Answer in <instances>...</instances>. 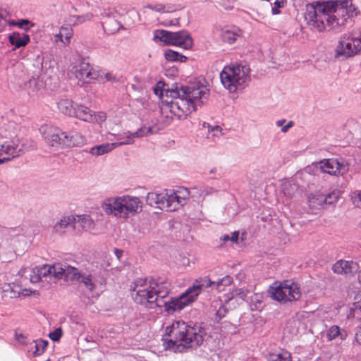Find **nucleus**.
Listing matches in <instances>:
<instances>
[{"instance_id":"f257e3e1","label":"nucleus","mask_w":361,"mask_h":361,"mask_svg":"<svg viewBox=\"0 0 361 361\" xmlns=\"http://www.w3.org/2000/svg\"><path fill=\"white\" fill-rule=\"evenodd\" d=\"M149 290H138L135 294V302L147 308L164 307L168 314L182 310L186 305L195 300L200 294V287L192 286L177 298H170L171 283L165 278H152Z\"/></svg>"},{"instance_id":"f03ea898","label":"nucleus","mask_w":361,"mask_h":361,"mask_svg":"<svg viewBox=\"0 0 361 361\" xmlns=\"http://www.w3.org/2000/svg\"><path fill=\"white\" fill-rule=\"evenodd\" d=\"M356 8L350 0L328 1L322 6L310 7L305 14V20L312 29L322 32L329 27L334 30L343 25L348 17L353 16Z\"/></svg>"},{"instance_id":"7ed1b4c3","label":"nucleus","mask_w":361,"mask_h":361,"mask_svg":"<svg viewBox=\"0 0 361 361\" xmlns=\"http://www.w3.org/2000/svg\"><path fill=\"white\" fill-rule=\"evenodd\" d=\"M166 334L170 337L166 348L177 350L182 348H196L203 343L206 336L205 329L197 323L176 321L166 328Z\"/></svg>"},{"instance_id":"20e7f679","label":"nucleus","mask_w":361,"mask_h":361,"mask_svg":"<svg viewBox=\"0 0 361 361\" xmlns=\"http://www.w3.org/2000/svg\"><path fill=\"white\" fill-rule=\"evenodd\" d=\"M107 214L127 219L142 211V202L137 197L123 195L105 199L101 205Z\"/></svg>"},{"instance_id":"39448f33","label":"nucleus","mask_w":361,"mask_h":361,"mask_svg":"<svg viewBox=\"0 0 361 361\" xmlns=\"http://www.w3.org/2000/svg\"><path fill=\"white\" fill-rule=\"evenodd\" d=\"M250 69L247 66H226L220 73V80L230 92H235L238 87H243L250 80Z\"/></svg>"},{"instance_id":"423d86ee","label":"nucleus","mask_w":361,"mask_h":361,"mask_svg":"<svg viewBox=\"0 0 361 361\" xmlns=\"http://www.w3.org/2000/svg\"><path fill=\"white\" fill-rule=\"evenodd\" d=\"M361 51V30L356 33L343 35L338 41L335 50L334 56L339 60H344L352 57Z\"/></svg>"},{"instance_id":"0eeeda50","label":"nucleus","mask_w":361,"mask_h":361,"mask_svg":"<svg viewBox=\"0 0 361 361\" xmlns=\"http://www.w3.org/2000/svg\"><path fill=\"white\" fill-rule=\"evenodd\" d=\"M209 95L208 90L196 85H176L170 92V97H185L188 102H191L197 110V106H202Z\"/></svg>"},{"instance_id":"6e6552de","label":"nucleus","mask_w":361,"mask_h":361,"mask_svg":"<svg viewBox=\"0 0 361 361\" xmlns=\"http://www.w3.org/2000/svg\"><path fill=\"white\" fill-rule=\"evenodd\" d=\"M154 37L164 42L166 44L179 46L185 49H190L193 44L190 33L185 30L178 32L157 30L154 32Z\"/></svg>"},{"instance_id":"1a4fd4ad","label":"nucleus","mask_w":361,"mask_h":361,"mask_svg":"<svg viewBox=\"0 0 361 361\" xmlns=\"http://www.w3.org/2000/svg\"><path fill=\"white\" fill-rule=\"evenodd\" d=\"M269 293L274 300L284 303L298 300L301 297L299 286L291 281H285Z\"/></svg>"},{"instance_id":"9d476101","label":"nucleus","mask_w":361,"mask_h":361,"mask_svg":"<svg viewBox=\"0 0 361 361\" xmlns=\"http://www.w3.org/2000/svg\"><path fill=\"white\" fill-rule=\"evenodd\" d=\"M176 99V101L167 102L169 111L178 119L185 118L186 116L193 111H195V107L192 102H188L185 97H171Z\"/></svg>"},{"instance_id":"9b49d317","label":"nucleus","mask_w":361,"mask_h":361,"mask_svg":"<svg viewBox=\"0 0 361 361\" xmlns=\"http://www.w3.org/2000/svg\"><path fill=\"white\" fill-rule=\"evenodd\" d=\"M39 131L48 145L52 147H57L60 145H63V139L64 135H66V132L56 127L48 125L41 126Z\"/></svg>"},{"instance_id":"f8f14e48","label":"nucleus","mask_w":361,"mask_h":361,"mask_svg":"<svg viewBox=\"0 0 361 361\" xmlns=\"http://www.w3.org/2000/svg\"><path fill=\"white\" fill-rule=\"evenodd\" d=\"M169 194L167 190L157 193L154 192H148L146 197V202L152 207H156L161 210L167 212H173L174 207H172L170 202H168Z\"/></svg>"},{"instance_id":"ddd939ff","label":"nucleus","mask_w":361,"mask_h":361,"mask_svg":"<svg viewBox=\"0 0 361 361\" xmlns=\"http://www.w3.org/2000/svg\"><path fill=\"white\" fill-rule=\"evenodd\" d=\"M22 148L19 146V140H0V159L4 160V163L19 157Z\"/></svg>"},{"instance_id":"4468645a","label":"nucleus","mask_w":361,"mask_h":361,"mask_svg":"<svg viewBox=\"0 0 361 361\" xmlns=\"http://www.w3.org/2000/svg\"><path fill=\"white\" fill-rule=\"evenodd\" d=\"M98 71L93 69L88 62L82 61L75 66V76L80 80H87L90 82L92 80H97L99 77Z\"/></svg>"},{"instance_id":"2eb2a0df","label":"nucleus","mask_w":361,"mask_h":361,"mask_svg":"<svg viewBox=\"0 0 361 361\" xmlns=\"http://www.w3.org/2000/svg\"><path fill=\"white\" fill-rule=\"evenodd\" d=\"M169 197L168 202H170L172 207H174V211L178 209L179 206H183L186 200L189 198L190 192L188 188H180L176 192H169Z\"/></svg>"},{"instance_id":"dca6fc26","label":"nucleus","mask_w":361,"mask_h":361,"mask_svg":"<svg viewBox=\"0 0 361 361\" xmlns=\"http://www.w3.org/2000/svg\"><path fill=\"white\" fill-rule=\"evenodd\" d=\"M94 221L92 218L87 214L78 215L74 216V222H73V229L81 231H90L94 228Z\"/></svg>"},{"instance_id":"f3484780","label":"nucleus","mask_w":361,"mask_h":361,"mask_svg":"<svg viewBox=\"0 0 361 361\" xmlns=\"http://www.w3.org/2000/svg\"><path fill=\"white\" fill-rule=\"evenodd\" d=\"M1 141L16 140L17 138L16 123L8 122L0 128Z\"/></svg>"},{"instance_id":"a211bd4d","label":"nucleus","mask_w":361,"mask_h":361,"mask_svg":"<svg viewBox=\"0 0 361 361\" xmlns=\"http://www.w3.org/2000/svg\"><path fill=\"white\" fill-rule=\"evenodd\" d=\"M8 41L15 50L25 47L30 42V38L27 34L13 32L9 35Z\"/></svg>"},{"instance_id":"6ab92c4d","label":"nucleus","mask_w":361,"mask_h":361,"mask_svg":"<svg viewBox=\"0 0 361 361\" xmlns=\"http://www.w3.org/2000/svg\"><path fill=\"white\" fill-rule=\"evenodd\" d=\"M130 141H122L120 142H115V143H105L102 144L100 145H97L90 149V152L92 155L95 156H99L103 155L106 153H108L111 151H112L116 147L122 145H129L130 144Z\"/></svg>"},{"instance_id":"aec40b11","label":"nucleus","mask_w":361,"mask_h":361,"mask_svg":"<svg viewBox=\"0 0 361 361\" xmlns=\"http://www.w3.org/2000/svg\"><path fill=\"white\" fill-rule=\"evenodd\" d=\"M1 297L4 298H16L20 295L21 287L16 283H4L0 288Z\"/></svg>"},{"instance_id":"412c9836","label":"nucleus","mask_w":361,"mask_h":361,"mask_svg":"<svg viewBox=\"0 0 361 361\" xmlns=\"http://www.w3.org/2000/svg\"><path fill=\"white\" fill-rule=\"evenodd\" d=\"M73 116L74 117L85 121V122H92L93 120H95L93 116V112L88 107L82 105V104H75V111Z\"/></svg>"},{"instance_id":"4be33fe9","label":"nucleus","mask_w":361,"mask_h":361,"mask_svg":"<svg viewBox=\"0 0 361 361\" xmlns=\"http://www.w3.org/2000/svg\"><path fill=\"white\" fill-rule=\"evenodd\" d=\"M63 145L67 147H78L83 145L86 140L83 135L79 133H66L63 139Z\"/></svg>"},{"instance_id":"5701e85b","label":"nucleus","mask_w":361,"mask_h":361,"mask_svg":"<svg viewBox=\"0 0 361 361\" xmlns=\"http://www.w3.org/2000/svg\"><path fill=\"white\" fill-rule=\"evenodd\" d=\"M341 164L335 159H324L319 162V168L322 171L331 175H336Z\"/></svg>"},{"instance_id":"b1692460","label":"nucleus","mask_w":361,"mask_h":361,"mask_svg":"<svg viewBox=\"0 0 361 361\" xmlns=\"http://www.w3.org/2000/svg\"><path fill=\"white\" fill-rule=\"evenodd\" d=\"M73 222H74L73 216H63L60 221L56 223L54 226L53 231L61 235L65 233L67 228L71 227L73 228Z\"/></svg>"},{"instance_id":"393cba45","label":"nucleus","mask_w":361,"mask_h":361,"mask_svg":"<svg viewBox=\"0 0 361 361\" xmlns=\"http://www.w3.org/2000/svg\"><path fill=\"white\" fill-rule=\"evenodd\" d=\"M75 104L72 100L63 99L57 103V106L59 110L64 115L73 116L75 112Z\"/></svg>"},{"instance_id":"a878e982","label":"nucleus","mask_w":361,"mask_h":361,"mask_svg":"<svg viewBox=\"0 0 361 361\" xmlns=\"http://www.w3.org/2000/svg\"><path fill=\"white\" fill-rule=\"evenodd\" d=\"M332 270L337 274H347L351 272V263L348 261L338 260L333 265Z\"/></svg>"},{"instance_id":"bb28decb","label":"nucleus","mask_w":361,"mask_h":361,"mask_svg":"<svg viewBox=\"0 0 361 361\" xmlns=\"http://www.w3.org/2000/svg\"><path fill=\"white\" fill-rule=\"evenodd\" d=\"M147 279H138L134 283L133 286H130V294L133 300L135 302V294L138 292V290H149V286H147Z\"/></svg>"},{"instance_id":"cd10ccee","label":"nucleus","mask_w":361,"mask_h":361,"mask_svg":"<svg viewBox=\"0 0 361 361\" xmlns=\"http://www.w3.org/2000/svg\"><path fill=\"white\" fill-rule=\"evenodd\" d=\"M102 26L104 30L110 33H115L118 32L121 28H123L122 24L116 20V18L105 20L102 23Z\"/></svg>"},{"instance_id":"c85d7f7f","label":"nucleus","mask_w":361,"mask_h":361,"mask_svg":"<svg viewBox=\"0 0 361 361\" xmlns=\"http://www.w3.org/2000/svg\"><path fill=\"white\" fill-rule=\"evenodd\" d=\"M78 283H82L90 292L96 288L95 279L92 274L82 273L81 278Z\"/></svg>"},{"instance_id":"c756f323","label":"nucleus","mask_w":361,"mask_h":361,"mask_svg":"<svg viewBox=\"0 0 361 361\" xmlns=\"http://www.w3.org/2000/svg\"><path fill=\"white\" fill-rule=\"evenodd\" d=\"M81 275L82 272H80L77 268L68 265L63 277L66 281L78 282L81 278Z\"/></svg>"},{"instance_id":"7c9ffc66","label":"nucleus","mask_w":361,"mask_h":361,"mask_svg":"<svg viewBox=\"0 0 361 361\" xmlns=\"http://www.w3.org/2000/svg\"><path fill=\"white\" fill-rule=\"evenodd\" d=\"M68 265L61 263H55L51 265L52 276L58 279H62L64 275Z\"/></svg>"},{"instance_id":"2f4dec72","label":"nucleus","mask_w":361,"mask_h":361,"mask_svg":"<svg viewBox=\"0 0 361 361\" xmlns=\"http://www.w3.org/2000/svg\"><path fill=\"white\" fill-rule=\"evenodd\" d=\"M176 83L172 85L171 88H169L168 85H166L164 82L159 81L157 83L156 87L154 89V94L156 95L163 96L164 92H166V96L170 97L171 90L174 88Z\"/></svg>"},{"instance_id":"473e14b6","label":"nucleus","mask_w":361,"mask_h":361,"mask_svg":"<svg viewBox=\"0 0 361 361\" xmlns=\"http://www.w3.org/2000/svg\"><path fill=\"white\" fill-rule=\"evenodd\" d=\"M165 59L169 61H180V62H185L188 58L178 53V51H175L173 50H168L164 54Z\"/></svg>"},{"instance_id":"72a5a7b5","label":"nucleus","mask_w":361,"mask_h":361,"mask_svg":"<svg viewBox=\"0 0 361 361\" xmlns=\"http://www.w3.org/2000/svg\"><path fill=\"white\" fill-rule=\"evenodd\" d=\"M263 295L261 293H254L251 296L250 309L252 311L260 310L263 307Z\"/></svg>"},{"instance_id":"f704fd0d","label":"nucleus","mask_w":361,"mask_h":361,"mask_svg":"<svg viewBox=\"0 0 361 361\" xmlns=\"http://www.w3.org/2000/svg\"><path fill=\"white\" fill-rule=\"evenodd\" d=\"M152 133V129L151 127L142 126L139 128L135 133L130 134L129 136H127L126 140L125 141H130L133 143V138L134 137H142L145 135H147L148 134Z\"/></svg>"},{"instance_id":"c9c22d12","label":"nucleus","mask_w":361,"mask_h":361,"mask_svg":"<svg viewBox=\"0 0 361 361\" xmlns=\"http://www.w3.org/2000/svg\"><path fill=\"white\" fill-rule=\"evenodd\" d=\"M324 194L321 192H316L312 194L310 197H309V202L310 204H313V207L322 206L324 204Z\"/></svg>"},{"instance_id":"e433bc0d","label":"nucleus","mask_w":361,"mask_h":361,"mask_svg":"<svg viewBox=\"0 0 361 361\" xmlns=\"http://www.w3.org/2000/svg\"><path fill=\"white\" fill-rule=\"evenodd\" d=\"M28 88L31 89L32 94L37 92L42 87V82L39 78L32 77L26 85Z\"/></svg>"},{"instance_id":"4c0bfd02","label":"nucleus","mask_w":361,"mask_h":361,"mask_svg":"<svg viewBox=\"0 0 361 361\" xmlns=\"http://www.w3.org/2000/svg\"><path fill=\"white\" fill-rule=\"evenodd\" d=\"M221 37L224 42L231 44L235 42L237 35L233 32L226 30L221 32Z\"/></svg>"},{"instance_id":"58836bf2","label":"nucleus","mask_w":361,"mask_h":361,"mask_svg":"<svg viewBox=\"0 0 361 361\" xmlns=\"http://www.w3.org/2000/svg\"><path fill=\"white\" fill-rule=\"evenodd\" d=\"M48 345V341L44 340H39L35 341V350L33 352L35 356H38L42 354L44 350L47 348Z\"/></svg>"},{"instance_id":"ea45409f","label":"nucleus","mask_w":361,"mask_h":361,"mask_svg":"<svg viewBox=\"0 0 361 361\" xmlns=\"http://www.w3.org/2000/svg\"><path fill=\"white\" fill-rule=\"evenodd\" d=\"M60 31L64 38V44L70 43V39L73 35V30L68 26H62L60 28Z\"/></svg>"},{"instance_id":"a19ab883","label":"nucleus","mask_w":361,"mask_h":361,"mask_svg":"<svg viewBox=\"0 0 361 361\" xmlns=\"http://www.w3.org/2000/svg\"><path fill=\"white\" fill-rule=\"evenodd\" d=\"M338 199V193L333 191L332 192L324 194V204H333L336 202Z\"/></svg>"},{"instance_id":"79ce46f5","label":"nucleus","mask_w":361,"mask_h":361,"mask_svg":"<svg viewBox=\"0 0 361 361\" xmlns=\"http://www.w3.org/2000/svg\"><path fill=\"white\" fill-rule=\"evenodd\" d=\"M35 267L36 271L39 273L41 277H47L49 275H52L51 265L44 264L43 266Z\"/></svg>"},{"instance_id":"37998d69","label":"nucleus","mask_w":361,"mask_h":361,"mask_svg":"<svg viewBox=\"0 0 361 361\" xmlns=\"http://www.w3.org/2000/svg\"><path fill=\"white\" fill-rule=\"evenodd\" d=\"M339 334L340 328L336 325H334L329 329L326 336L329 341H332L338 337Z\"/></svg>"},{"instance_id":"c03bdc74","label":"nucleus","mask_w":361,"mask_h":361,"mask_svg":"<svg viewBox=\"0 0 361 361\" xmlns=\"http://www.w3.org/2000/svg\"><path fill=\"white\" fill-rule=\"evenodd\" d=\"M250 292L248 291V290L245 288H235V290H233L232 294L233 296L238 297L243 300H245L247 295Z\"/></svg>"},{"instance_id":"a18cd8bd","label":"nucleus","mask_w":361,"mask_h":361,"mask_svg":"<svg viewBox=\"0 0 361 361\" xmlns=\"http://www.w3.org/2000/svg\"><path fill=\"white\" fill-rule=\"evenodd\" d=\"M29 25L31 27L35 26V23L31 22L28 19H21L17 21V26L21 29H23L25 31H28L30 30L29 27H26Z\"/></svg>"},{"instance_id":"49530a36","label":"nucleus","mask_w":361,"mask_h":361,"mask_svg":"<svg viewBox=\"0 0 361 361\" xmlns=\"http://www.w3.org/2000/svg\"><path fill=\"white\" fill-rule=\"evenodd\" d=\"M101 16L105 20L114 19L116 17V12L114 9H104L103 12L101 13Z\"/></svg>"},{"instance_id":"de8ad7c7","label":"nucleus","mask_w":361,"mask_h":361,"mask_svg":"<svg viewBox=\"0 0 361 361\" xmlns=\"http://www.w3.org/2000/svg\"><path fill=\"white\" fill-rule=\"evenodd\" d=\"M63 335V331L61 328H57L54 331L50 332L49 334V337L53 341H59Z\"/></svg>"},{"instance_id":"09e8293b","label":"nucleus","mask_w":361,"mask_h":361,"mask_svg":"<svg viewBox=\"0 0 361 361\" xmlns=\"http://www.w3.org/2000/svg\"><path fill=\"white\" fill-rule=\"evenodd\" d=\"M286 0H276L274 3V7L271 9V13L274 15H277L280 13V8H283L284 6V4L286 3Z\"/></svg>"},{"instance_id":"8fccbe9b","label":"nucleus","mask_w":361,"mask_h":361,"mask_svg":"<svg viewBox=\"0 0 361 361\" xmlns=\"http://www.w3.org/2000/svg\"><path fill=\"white\" fill-rule=\"evenodd\" d=\"M8 13L6 10L0 8V32H1L6 25V18Z\"/></svg>"},{"instance_id":"3c124183","label":"nucleus","mask_w":361,"mask_h":361,"mask_svg":"<svg viewBox=\"0 0 361 361\" xmlns=\"http://www.w3.org/2000/svg\"><path fill=\"white\" fill-rule=\"evenodd\" d=\"M93 17V14L92 13H87L84 15L81 16H74L73 18H75L77 20V23H82L85 21L90 20Z\"/></svg>"},{"instance_id":"603ef678","label":"nucleus","mask_w":361,"mask_h":361,"mask_svg":"<svg viewBox=\"0 0 361 361\" xmlns=\"http://www.w3.org/2000/svg\"><path fill=\"white\" fill-rule=\"evenodd\" d=\"M352 200L355 207L361 208V190L354 192Z\"/></svg>"},{"instance_id":"864d4df0","label":"nucleus","mask_w":361,"mask_h":361,"mask_svg":"<svg viewBox=\"0 0 361 361\" xmlns=\"http://www.w3.org/2000/svg\"><path fill=\"white\" fill-rule=\"evenodd\" d=\"M227 308L224 305H221L216 313V319L219 322L222 318H224L227 313Z\"/></svg>"},{"instance_id":"5fc2aeb1","label":"nucleus","mask_w":361,"mask_h":361,"mask_svg":"<svg viewBox=\"0 0 361 361\" xmlns=\"http://www.w3.org/2000/svg\"><path fill=\"white\" fill-rule=\"evenodd\" d=\"M233 282V279L230 276H226L224 278H222L221 280L218 281L216 283L217 287H219L220 286H229Z\"/></svg>"},{"instance_id":"6e6d98bb","label":"nucleus","mask_w":361,"mask_h":361,"mask_svg":"<svg viewBox=\"0 0 361 361\" xmlns=\"http://www.w3.org/2000/svg\"><path fill=\"white\" fill-rule=\"evenodd\" d=\"M93 116L94 117L95 120H93L91 123H102L104 122L106 118V114L102 111L98 112L97 114L93 112Z\"/></svg>"},{"instance_id":"4d7b16f0","label":"nucleus","mask_w":361,"mask_h":361,"mask_svg":"<svg viewBox=\"0 0 361 361\" xmlns=\"http://www.w3.org/2000/svg\"><path fill=\"white\" fill-rule=\"evenodd\" d=\"M42 277L36 271V267L32 269V274H30V281L32 283H37L41 280Z\"/></svg>"},{"instance_id":"13d9d810","label":"nucleus","mask_w":361,"mask_h":361,"mask_svg":"<svg viewBox=\"0 0 361 361\" xmlns=\"http://www.w3.org/2000/svg\"><path fill=\"white\" fill-rule=\"evenodd\" d=\"M209 131L213 133V136H217L218 133H221L222 128L219 126H210L209 125Z\"/></svg>"},{"instance_id":"bf43d9fd","label":"nucleus","mask_w":361,"mask_h":361,"mask_svg":"<svg viewBox=\"0 0 361 361\" xmlns=\"http://www.w3.org/2000/svg\"><path fill=\"white\" fill-rule=\"evenodd\" d=\"M213 282L211 281L209 279H205L203 280L202 283L201 284H195L194 286H197L200 287V293L201 292L202 287H209L210 286Z\"/></svg>"},{"instance_id":"052dcab7","label":"nucleus","mask_w":361,"mask_h":361,"mask_svg":"<svg viewBox=\"0 0 361 361\" xmlns=\"http://www.w3.org/2000/svg\"><path fill=\"white\" fill-rule=\"evenodd\" d=\"M238 236H239V232L238 231L233 232L231 233V235L230 236L231 241L233 242V243H238Z\"/></svg>"},{"instance_id":"680f3d73","label":"nucleus","mask_w":361,"mask_h":361,"mask_svg":"<svg viewBox=\"0 0 361 361\" xmlns=\"http://www.w3.org/2000/svg\"><path fill=\"white\" fill-rule=\"evenodd\" d=\"M269 361H290V360L283 357L281 354H278L274 358H272Z\"/></svg>"},{"instance_id":"e2e57ef3","label":"nucleus","mask_w":361,"mask_h":361,"mask_svg":"<svg viewBox=\"0 0 361 361\" xmlns=\"http://www.w3.org/2000/svg\"><path fill=\"white\" fill-rule=\"evenodd\" d=\"M293 126V121H290L286 126L282 127L281 131L283 133H286Z\"/></svg>"},{"instance_id":"0e129e2a","label":"nucleus","mask_w":361,"mask_h":361,"mask_svg":"<svg viewBox=\"0 0 361 361\" xmlns=\"http://www.w3.org/2000/svg\"><path fill=\"white\" fill-rule=\"evenodd\" d=\"M54 37H55L56 42H58L59 41H60L64 44V38H63L62 33L61 32L60 30H59V32L54 36Z\"/></svg>"},{"instance_id":"69168bd1","label":"nucleus","mask_w":361,"mask_h":361,"mask_svg":"<svg viewBox=\"0 0 361 361\" xmlns=\"http://www.w3.org/2000/svg\"><path fill=\"white\" fill-rule=\"evenodd\" d=\"M347 336H348V333L346 331H345V330L341 331L340 329V334H339L338 336L340 337L341 340H342V341L345 340Z\"/></svg>"},{"instance_id":"338daca9","label":"nucleus","mask_w":361,"mask_h":361,"mask_svg":"<svg viewBox=\"0 0 361 361\" xmlns=\"http://www.w3.org/2000/svg\"><path fill=\"white\" fill-rule=\"evenodd\" d=\"M105 78L109 81H116V79L114 76H113L111 73H106L105 75Z\"/></svg>"},{"instance_id":"774afa93","label":"nucleus","mask_w":361,"mask_h":361,"mask_svg":"<svg viewBox=\"0 0 361 361\" xmlns=\"http://www.w3.org/2000/svg\"><path fill=\"white\" fill-rule=\"evenodd\" d=\"M32 291L30 290H27V289H22L21 288V291H20V295H23L25 296H28L31 294Z\"/></svg>"}]
</instances>
